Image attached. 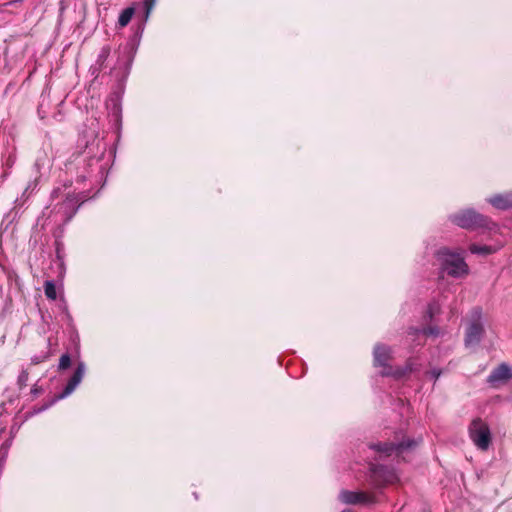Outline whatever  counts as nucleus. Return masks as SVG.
<instances>
[{
    "mask_svg": "<svg viewBox=\"0 0 512 512\" xmlns=\"http://www.w3.org/2000/svg\"><path fill=\"white\" fill-rule=\"evenodd\" d=\"M437 261L442 271L452 277L461 278L469 272L468 265L464 261L463 256L447 248L440 249L437 252Z\"/></svg>",
    "mask_w": 512,
    "mask_h": 512,
    "instance_id": "nucleus-1",
    "label": "nucleus"
},
{
    "mask_svg": "<svg viewBox=\"0 0 512 512\" xmlns=\"http://www.w3.org/2000/svg\"><path fill=\"white\" fill-rule=\"evenodd\" d=\"M469 436L473 444L481 451L488 450L491 441V431L488 424L480 418L474 419L469 426Z\"/></svg>",
    "mask_w": 512,
    "mask_h": 512,
    "instance_id": "nucleus-2",
    "label": "nucleus"
},
{
    "mask_svg": "<svg viewBox=\"0 0 512 512\" xmlns=\"http://www.w3.org/2000/svg\"><path fill=\"white\" fill-rule=\"evenodd\" d=\"M451 221L461 228H475L483 224V218L473 210L467 209L451 216Z\"/></svg>",
    "mask_w": 512,
    "mask_h": 512,
    "instance_id": "nucleus-3",
    "label": "nucleus"
},
{
    "mask_svg": "<svg viewBox=\"0 0 512 512\" xmlns=\"http://www.w3.org/2000/svg\"><path fill=\"white\" fill-rule=\"evenodd\" d=\"M417 442L408 440L407 442H400L397 445L395 444H372L370 446L371 449L375 450L379 453L380 457L384 456H391L396 455L400 456L402 455L406 450L410 449L413 446H416Z\"/></svg>",
    "mask_w": 512,
    "mask_h": 512,
    "instance_id": "nucleus-4",
    "label": "nucleus"
},
{
    "mask_svg": "<svg viewBox=\"0 0 512 512\" xmlns=\"http://www.w3.org/2000/svg\"><path fill=\"white\" fill-rule=\"evenodd\" d=\"M390 349L384 345H376L374 348V365L376 367H382V375H395L397 377L402 376L404 373L393 372L392 368L388 366L390 359Z\"/></svg>",
    "mask_w": 512,
    "mask_h": 512,
    "instance_id": "nucleus-5",
    "label": "nucleus"
},
{
    "mask_svg": "<svg viewBox=\"0 0 512 512\" xmlns=\"http://www.w3.org/2000/svg\"><path fill=\"white\" fill-rule=\"evenodd\" d=\"M476 319L472 321L466 330V337H465V343L466 345H474L477 344L482 336L483 333V327L481 323L479 322L480 319V311L475 310L474 311Z\"/></svg>",
    "mask_w": 512,
    "mask_h": 512,
    "instance_id": "nucleus-6",
    "label": "nucleus"
},
{
    "mask_svg": "<svg viewBox=\"0 0 512 512\" xmlns=\"http://www.w3.org/2000/svg\"><path fill=\"white\" fill-rule=\"evenodd\" d=\"M85 370V364L83 362L78 363L74 374L72 375L67 385L65 386L63 392L59 395L58 398L62 399L69 396L77 388V386L81 383L84 377Z\"/></svg>",
    "mask_w": 512,
    "mask_h": 512,
    "instance_id": "nucleus-7",
    "label": "nucleus"
},
{
    "mask_svg": "<svg viewBox=\"0 0 512 512\" xmlns=\"http://www.w3.org/2000/svg\"><path fill=\"white\" fill-rule=\"evenodd\" d=\"M339 500L345 504H358L371 502L370 496L363 492L343 490L339 494Z\"/></svg>",
    "mask_w": 512,
    "mask_h": 512,
    "instance_id": "nucleus-8",
    "label": "nucleus"
},
{
    "mask_svg": "<svg viewBox=\"0 0 512 512\" xmlns=\"http://www.w3.org/2000/svg\"><path fill=\"white\" fill-rule=\"evenodd\" d=\"M512 378V368L507 364H501L495 368L488 377V382L496 384Z\"/></svg>",
    "mask_w": 512,
    "mask_h": 512,
    "instance_id": "nucleus-9",
    "label": "nucleus"
},
{
    "mask_svg": "<svg viewBox=\"0 0 512 512\" xmlns=\"http://www.w3.org/2000/svg\"><path fill=\"white\" fill-rule=\"evenodd\" d=\"M374 477L385 484H392L398 480L396 473L392 470L380 467L373 470Z\"/></svg>",
    "mask_w": 512,
    "mask_h": 512,
    "instance_id": "nucleus-10",
    "label": "nucleus"
},
{
    "mask_svg": "<svg viewBox=\"0 0 512 512\" xmlns=\"http://www.w3.org/2000/svg\"><path fill=\"white\" fill-rule=\"evenodd\" d=\"M489 202L498 209H507L512 206V195H495Z\"/></svg>",
    "mask_w": 512,
    "mask_h": 512,
    "instance_id": "nucleus-11",
    "label": "nucleus"
},
{
    "mask_svg": "<svg viewBox=\"0 0 512 512\" xmlns=\"http://www.w3.org/2000/svg\"><path fill=\"white\" fill-rule=\"evenodd\" d=\"M76 199L74 197H67L63 202L61 208L65 210V214H67V219H70L76 213Z\"/></svg>",
    "mask_w": 512,
    "mask_h": 512,
    "instance_id": "nucleus-12",
    "label": "nucleus"
},
{
    "mask_svg": "<svg viewBox=\"0 0 512 512\" xmlns=\"http://www.w3.org/2000/svg\"><path fill=\"white\" fill-rule=\"evenodd\" d=\"M134 15V8L128 7L124 9L118 19V24L120 27H125L128 25V23L131 21L132 17Z\"/></svg>",
    "mask_w": 512,
    "mask_h": 512,
    "instance_id": "nucleus-13",
    "label": "nucleus"
},
{
    "mask_svg": "<svg viewBox=\"0 0 512 512\" xmlns=\"http://www.w3.org/2000/svg\"><path fill=\"white\" fill-rule=\"evenodd\" d=\"M469 250L473 254H480V255H488L493 252V249L490 246L477 245V244L470 245Z\"/></svg>",
    "mask_w": 512,
    "mask_h": 512,
    "instance_id": "nucleus-14",
    "label": "nucleus"
},
{
    "mask_svg": "<svg viewBox=\"0 0 512 512\" xmlns=\"http://www.w3.org/2000/svg\"><path fill=\"white\" fill-rule=\"evenodd\" d=\"M44 292L48 299L55 300L57 297L56 287L52 281H46L44 284Z\"/></svg>",
    "mask_w": 512,
    "mask_h": 512,
    "instance_id": "nucleus-15",
    "label": "nucleus"
},
{
    "mask_svg": "<svg viewBox=\"0 0 512 512\" xmlns=\"http://www.w3.org/2000/svg\"><path fill=\"white\" fill-rule=\"evenodd\" d=\"M70 364H71L70 356L68 354H63L60 357L58 368L60 370H65L70 366Z\"/></svg>",
    "mask_w": 512,
    "mask_h": 512,
    "instance_id": "nucleus-16",
    "label": "nucleus"
},
{
    "mask_svg": "<svg viewBox=\"0 0 512 512\" xmlns=\"http://www.w3.org/2000/svg\"><path fill=\"white\" fill-rule=\"evenodd\" d=\"M109 54H110V47L104 46L101 49L100 54L98 56V62L103 63L108 58Z\"/></svg>",
    "mask_w": 512,
    "mask_h": 512,
    "instance_id": "nucleus-17",
    "label": "nucleus"
},
{
    "mask_svg": "<svg viewBox=\"0 0 512 512\" xmlns=\"http://www.w3.org/2000/svg\"><path fill=\"white\" fill-rule=\"evenodd\" d=\"M439 305L437 303H431L428 307V315L430 318H432L435 314H437L439 312Z\"/></svg>",
    "mask_w": 512,
    "mask_h": 512,
    "instance_id": "nucleus-18",
    "label": "nucleus"
},
{
    "mask_svg": "<svg viewBox=\"0 0 512 512\" xmlns=\"http://www.w3.org/2000/svg\"><path fill=\"white\" fill-rule=\"evenodd\" d=\"M425 335H431V336H438L440 334V331L436 327H430L427 329H423L422 331Z\"/></svg>",
    "mask_w": 512,
    "mask_h": 512,
    "instance_id": "nucleus-19",
    "label": "nucleus"
},
{
    "mask_svg": "<svg viewBox=\"0 0 512 512\" xmlns=\"http://www.w3.org/2000/svg\"><path fill=\"white\" fill-rule=\"evenodd\" d=\"M155 4V0H145V6H146V16L148 17L149 13L151 12L153 6Z\"/></svg>",
    "mask_w": 512,
    "mask_h": 512,
    "instance_id": "nucleus-20",
    "label": "nucleus"
},
{
    "mask_svg": "<svg viewBox=\"0 0 512 512\" xmlns=\"http://www.w3.org/2000/svg\"><path fill=\"white\" fill-rule=\"evenodd\" d=\"M429 375L434 379H438L439 376L441 375V371L438 369H433L429 372Z\"/></svg>",
    "mask_w": 512,
    "mask_h": 512,
    "instance_id": "nucleus-21",
    "label": "nucleus"
},
{
    "mask_svg": "<svg viewBox=\"0 0 512 512\" xmlns=\"http://www.w3.org/2000/svg\"><path fill=\"white\" fill-rule=\"evenodd\" d=\"M342 512H351V511H350V510H344V511H342Z\"/></svg>",
    "mask_w": 512,
    "mask_h": 512,
    "instance_id": "nucleus-22",
    "label": "nucleus"
}]
</instances>
